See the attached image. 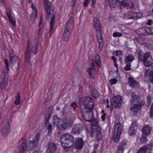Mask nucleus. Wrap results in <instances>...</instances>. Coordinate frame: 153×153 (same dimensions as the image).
Segmentation results:
<instances>
[{"label":"nucleus","mask_w":153,"mask_h":153,"mask_svg":"<svg viewBox=\"0 0 153 153\" xmlns=\"http://www.w3.org/2000/svg\"><path fill=\"white\" fill-rule=\"evenodd\" d=\"M150 116L151 117H153V110H150Z\"/></svg>","instance_id":"nucleus-62"},{"label":"nucleus","mask_w":153,"mask_h":153,"mask_svg":"<svg viewBox=\"0 0 153 153\" xmlns=\"http://www.w3.org/2000/svg\"><path fill=\"white\" fill-rule=\"evenodd\" d=\"M74 15L71 14L69 19L67 21L65 25L62 38L64 41H68L71 36L74 26Z\"/></svg>","instance_id":"nucleus-4"},{"label":"nucleus","mask_w":153,"mask_h":153,"mask_svg":"<svg viewBox=\"0 0 153 153\" xmlns=\"http://www.w3.org/2000/svg\"><path fill=\"white\" fill-rule=\"evenodd\" d=\"M145 76H149V80L152 84H153V71L148 69L145 71Z\"/></svg>","instance_id":"nucleus-27"},{"label":"nucleus","mask_w":153,"mask_h":153,"mask_svg":"<svg viewBox=\"0 0 153 153\" xmlns=\"http://www.w3.org/2000/svg\"><path fill=\"white\" fill-rule=\"evenodd\" d=\"M139 106L141 108L142 106H143L145 104V102L144 100H141L139 102H137Z\"/></svg>","instance_id":"nucleus-46"},{"label":"nucleus","mask_w":153,"mask_h":153,"mask_svg":"<svg viewBox=\"0 0 153 153\" xmlns=\"http://www.w3.org/2000/svg\"><path fill=\"white\" fill-rule=\"evenodd\" d=\"M40 137L39 133L36 134L32 140H30L26 143L25 137H22L19 142V148L20 153H23L26 150L30 151L35 148L38 143Z\"/></svg>","instance_id":"nucleus-2"},{"label":"nucleus","mask_w":153,"mask_h":153,"mask_svg":"<svg viewBox=\"0 0 153 153\" xmlns=\"http://www.w3.org/2000/svg\"><path fill=\"white\" fill-rule=\"evenodd\" d=\"M147 140V137H142L140 139V142L142 143H144Z\"/></svg>","instance_id":"nucleus-52"},{"label":"nucleus","mask_w":153,"mask_h":153,"mask_svg":"<svg viewBox=\"0 0 153 153\" xmlns=\"http://www.w3.org/2000/svg\"><path fill=\"white\" fill-rule=\"evenodd\" d=\"M97 36L98 40V42L99 45V48L100 49L101 48H102V35L101 30L96 31Z\"/></svg>","instance_id":"nucleus-24"},{"label":"nucleus","mask_w":153,"mask_h":153,"mask_svg":"<svg viewBox=\"0 0 153 153\" xmlns=\"http://www.w3.org/2000/svg\"><path fill=\"white\" fill-rule=\"evenodd\" d=\"M53 109L51 107L48 108L46 110V112L45 114H51L52 113Z\"/></svg>","instance_id":"nucleus-45"},{"label":"nucleus","mask_w":153,"mask_h":153,"mask_svg":"<svg viewBox=\"0 0 153 153\" xmlns=\"http://www.w3.org/2000/svg\"><path fill=\"white\" fill-rule=\"evenodd\" d=\"M116 0H108L109 4L111 8H114L117 4Z\"/></svg>","instance_id":"nucleus-37"},{"label":"nucleus","mask_w":153,"mask_h":153,"mask_svg":"<svg viewBox=\"0 0 153 153\" xmlns=\"http://www.w3.org/2000/svg\"><path fill=\"white\" fill-rule=\"evenodd\" d=\"M30 44V42L29 41H28L27 43V48L25 53V61L29 65L31 64L30 61V57L31 55V53L30 52V49L29 46V45Z\"/></svg>","instance_id":"nucleus-17"},{"label":"nucleus","mask_w":153,"mask_h":153,"mask_svg":"<svg viewBox=\"0 0 153 153\" xmlns=\"http://www.w3.org/2000/svg\"><path fill=\"white\" fill-rule=\"evenodd\" d=\"M134 57L132 54H129L126 56L124 59V62L125 63L132 62L134 59Z\"/></svg>","instance_id":"nucleus-31"},{"label":"nucleus","mask_w":153,"mask_h":153,"mask_svg":"<svg viewBox=\"0 0 153 153\" xmlns=\"http://www.w3.org/2000/svg\"><path fill=\"white\" fill-rule=\"evenodd\" d=\"M10 62V66L12 68H13L15 64L17 62V69L19 68L21 62L19 60V58L14 54L12 53V51H10L9 55Z\"/></svg>","instance_id":"nucleus-9"},{"label":"nucleus","mask_w":153,"mask_h":153,"mask_svg":"<svg viewBox=\"0 0 153 153\" xmlns=\"http://www.w3.org/2000/svg\"><path fill=\"white\" fill-rule=\"evenodd\" d=\"M119 7L121 9H123L125 8L131 9L134 7V6L131 2L126 0L122 3L119 4Z\"/></svg>","instance_id":"nucleus-15"},{"label":"nucleus","mask_w":153,"mask_h":153,"mask_svg":"<svg viewBox=\"0 0 153 153\" xmlns=\"http://www.w3.org/2000/svg\"><path fill=\"white\" fill-rule=\"evenodd\" d=\"M28 41L30 42L29 41ZM38 44V40H36V43L33 45L32 46V48H31L30 46V44L29 45V46L30 49V53L31 52H32L34 55H36L38 53L39 48Z\"/></svg>","instance_id":"nucleus-22"},{"label":"nucleus","mask_w":153,"mask_h":153,"mask_svg":"<svg viewBox=\"0 0 153 153\" xmlns=\"http://www.w3.org/2000/svg\"><path fill=\"white\" fill-rule=\"evenodd\" d=\"M79 105L80 108H82L81 113L83 119L86 121H90L93 118V100L91 97H87L84 102H79Z\"/></svg>","instance_id":"nucleus-1"},{"label":"nucleus","mask_w":153,"mask_h":153,"mask_svg":"<svg viewBox=\"0 0 153 153\" xmlns=\"http://www.w3.org/2000/svg\"><path fill=\"white\" fill-rule=\"evenodd\" d=\"M94 65L95 63L94 62L90 64L89 67L87 70V72L90 76V78L92 80L94 79V73L95 70Z\"/></svg>","instance_id":"nucleus-16"},{"label":"nucleus","mask_w":153,"mask_h":153,"mask_svg":"<svg viewBox=\"0 0 153 153\" xmlns=\"http://www.w3.org/2000/svg\"><path fill=\"white\" fill-rule=\"evenodd\" d=\"M147 35H151L153 34V28L151 27H146Z\"/></svg>","instance_id":"nucleus-38"},{"label":"nucleus","mask_w":153,"mask_h":153,"mask_svg":"<svg viewBox=\"0 0 153 153\" xmlns=\"http://www.w3.org/2000/svg\"><path fill=\"white\" fill-rule=\"evenodd\" d=\"M150 146V147H152L153 146V144L150 143L148 146H144L140 147L138 150L137 153H147V151L149 149L151 150V148H149L148 146Z\"/></svg>","instance_id":"nucleus-20"},{"label":"nucleus","mask_w":153,"mask_h":153,"mask_svg":"<svg viewBox=\"0 0 153 153\" xmlns=\"http://www.w3.org/2000/svg\"><path fill=\"white\" fill-rule=\"evenodd\" d=\"M44 6L45 9H47V13L48 15L47 17L49 19H50L51 23L50 26L49 35L51 37L52 34V30L53 28L54 25V21L55 19V17L54 15L51 13V10H52L51 7V3L48 1H43Z\"/></svg>","instance_id":"nucleus-6"},{"label":"nucleus","mask_w":153,"mask_h":153,"mask_svg":"<svg viewBox=\"0 0 153 153\" xmlns=\"http://www.w3.org/2000/svg\"><path fill=\"white\" fill-rule=\"evenodd\" d=\"M42 16L41 15V16L40 17V22L39 23V27L41 25L43 24L42 23Z\"/></svg>","instance_id":"nucleus-58"},{"label":"nucleus","mask_w":153,"mask_h":153,"mask_svg":"<svg viewBox=\"0 0 153 153\" xmlns=\"http://www.w3.org/2000/svg\"><path fill=\"white\" fill-rule=\"evenodd\" d=\"M114 18L112 16H110L108 19V20L110 22H112L114 19Z\"/></svg>","instance_id":"nucleus-61"},{"label":"nucleus","mask_w":153,"mask_h":153,"mask_svg":"<svg viewBox=\"0 0 153 153\" xmlns=\"http://www.w3.org/2000/svg\"><path fill=\"white\" fill-rule=\"evenodd\" d=\"M7 83L6 82H2L1 83L0 85V88H4L6 87L7 85Z\"/></svg>","instance_id":"nucleus-51"},{"label":"nucleus","mask_w":153,"mask_h":153,"mask_svg":"<svg viewBox=\"0 0 153 153\" xmlns=\"http://www.w3.org/2000/svg\"><path fill=\"white\" fill-rule=\"evenodd\" d=\"M71 107H74V106H77L76 105V102H72L71 104Z\"/></svg>","instance_id":"nucleus-64"},{"label":"nucleus","mask_w":153,"mask_h":153,"mask_svg":"<svg viewBox=\"0 0 153 153\" xmlns=\"http://www.w3.org/2000/svg\"><path fill=\"white\" fill-rule=\"evenodd\" d=\"M7 122V123L6 124L5 126L2 128L1 130V133L3 136L5 137L8 135L10 131L9 124L8 121Z\"/></svg>","instance_id":"nucleus-23"},{"label":"nucleus","mask_w":153,"mask_h":153,"mask_svg":"<svg viewBox=\"0 0 153 153\" xmlns=\"http://www.w3.org/2000/svg\"><path fill=\"white\" fill-rule=\"evenodd\" d=\"M122 35V33L118 32L114 33L113 34V36L114 37L121 36Z\"/></svg>","instance_id":"nucleus-42"},{"label":"nucleus","mask_w":153,"mask_h":153,"mask_svg":"<svg viewBox=\"0 0 153 153\" xmlns=\"http://www.w3.org/2000/svg\"><path fill=\"white\" fill-rule=\"evenodd\" d=\"M91 137L95 136L98 140L101 139L102 137L101 129L99 126L97 119H95L92 121L91 127L87 128Z\"/></svg>","instance_id":"nucleus-3"},{"label":"nucleus","mask_w":153,"mask_h":153,"mask_svg":"<svg viewBox=\"0 0 153 153\" xmlns=\"http://www.w3.org/2000/svg\"><path fill=\"white\" fill-rule=\"evenodd\" d=\"M122 129V126L120 123L118 122L115 127L113 140L114 142H117L119 141Z\"/></svg>","instance_id":"nucleus-8"},{"label":"nucleus","mask_w":153,"mask_h":153,"mask_svg":"<svg viewBox=\"0 0 153 153\" xmlns=\"http://www.w3.org/2000/svg\"><path fill=\"white\" fill-rule=\"evenodd\" d=\"M31 6L32 8L34 10V12H37L36 8V7L33 5V3L31 4Z\"/></svg>","instance_id":"nucleus-57"},{"label":"nucleus","mask_w":153,"mask_h":153,"mask_svg":"<svg viewBox=\"0 0 153 153\" xmlns=\"http://www.w3.org/2000/svg\"><path fill=\"white\" fill-rule=\"evenodd\" d=\"M95 62L98 66L100 68L101 66V58L98 53H96L95 55Z\"/></svg>","instance_id":"nucleus-32"},{"label":"nucleus","mask_w":153,"mask_h":153,"mask_svg":"<svg viewBox=\"0 0 153 153\" xmlns=\"http://www.w3.org/2000/svg\"><path fill=\"white\" fill-rule=\"evenodd\" d=\"M131 97L132 100H131L130 102L133 104L134 102H138L140 100V97L139 96L136 95L134 92L131 93Z\"/></svg>","instance_id":"nucleus-28"},{"label":"nucleus","mask_w":153,"mask_h":153,"mask_svg":"<svg viewBox=\"0 0 153 153\" xmlns=\"http://www.w3.org/2000/svg\"><path fill=\"white\" fill-rule=\"evenodd\" d=\"M88 0H85L84 3V7L88 5Z\"/></svg>","instance_id":"nucleus-59"},{"label":"nucleus","mask_w":153,"mask_h":153,"mask_svg":"<svg viewBox=\"0 0 153 153\" xmlns=\"http://www.w3.org/2000/svg\"><path fill=\"white\" fill-rule=\"evenodd\" d=\"M130 14H132V19H137L140 18L142 16V14L140 12H130Z\"/></svg>","instance_id":"nucleus-33"},{"label":"nucleus","mask_w":153,"mask_h":153,"mask_svg":"<svg viewBox=\"0 0 153 153\" xmlns=\"http://www.w3.org/2000/svg\"><path fill=\"white\" fill-rule=\"evenodd\" d=\"M111 59L113 60L114 62L115 63L117 61L116 58L114 56H113L111 57Z\"/></svg>","instance_id":"nucleus-63"},{"label":"nucleus","mask_w":153,"mask_h":153,"mask_svg":"<svg viewBox=\"0 0 153 153\" xmlns=\"http://www.w3.org/2000/svg\"><path fill=\"white\" fill-rule=\"evenodd\" d=\"M106 115V113H104L102 115L101 117L102 118V121H104L105 119V117Z\"/></svg>","instance_id":"nucleus-55"},{"label":"nucleus","mask_w":153,"mask_h":153,"mask_svg":"<svg viewBox=\"0 0 153 153\" xmlns=\"http://www.w3.org/2000/svg\"><path fill=\"white\" fill-rule=\"evenodd\" d=\"M74 143L75 147L77 149H80L82 147L84 142L81 138H77L76 139Z\"/></svg>","instance_id":"nucleus-21"},{"label":"nucleus","mask_w":153,"mask_h":153,"mask_svg":"<svg viewBox=\"0 0 153 153\" xmlns=\"http://www.w3.org/2000/svg\"><path fill=\"white\" fill-rule=\"evenodd\" d=\"M46 148L48 153H55L56 149V145L53 142H48Z\"/></svg>","instance_id":"nucleus-14"},{"label":"nucleus","mask_w":153,"mask_h":153,"mask_svg":"<svg viewBox=\"0 0 153 153\" xmlns=\"http://www.w3.org/2000/svg\"><path fill=\"white\" fill-rule=\"evenodd\" d=\"M140 44H142L143 45H144V46H145L146 47L148 48L150 47L151 46V45L149 44V43H146V42H143V43H142V42H139Z\"/></svg>","instance_id":"nucleus-54"},{"label":"nucleus","mask_w":153,"mask_h":153,"mask_svg":"<svg viewBox=\"0 0 153 153\" xmlns=\"http://www.w3.org/2000/svg\"><path fill=\"white\" fill-rule=\"evenodd\" d=\"M117 80L116 78H112L110 80V82L111 85H112L116 84L117 82Z\"/></svg>","instance_id":"nucleus-41"},{"label":"nucleus","mask_w":153,"mask_h":153,"mask_svg":"<svg viewBox=\"0 0 153 153\" xmlns=\"http://www.w3.org/2000/svg\"><path fill=\"white\" fill-rule=\"evenodd\" d=\"M60 140L62 147L66 152L69 151V148L74 144V137L69 133L62 135Z\"/></svg>","instance_id":"nucleus-5"},{"label":"nucleus","mask_w":153,"mask_h":153,"mask_svg":"<svg viewBox=\"0 0 153 153\" xmlns=\"http://www.w3.org/2000/svg\"><path fill=\"white\" fill-rule=\"evenodd\" d=\"M138 59L140 61L142 62L144 65L146 67L151 66L153 64V59L151 54L148 52L144 53L139 51L138 53Z\"/></svg>","instance_id":"nucleus-7"},{"label":"nucleus","mask_w":153,"mask_h":153,"mask_svg":"<svg viewBox=\"0 0 153 153\" xmlns=\"http://www.w3.org/2000/svg\"><path fill=\"white\" fill-rule=\"evenodd\" d=\"M126 64V65L124 67V69L125 70L127 71L131 70V69L130 68L131 66V63L129 62H128V63Z\"/></svg>","instance_id":"nucleus-39"},{"label":"nucleus","mask_w":153,"mask_h":153,"mask_svg":"<svg viewBox=\"0 0 153 153\" xmlns=\"http://www.w3.org/2000/svg\"><path fill=\"white\" fill-rule=\"evenodd\" d=\"M93 24L96 31L101 30V24L100 20L97 17H95L93 20Z\"/></svg>","instance_id":"nucleus-19"},{"label":"nucleus","mask_w":153,"mask_h":153,"mask_svg":"<svg viewBox=\"0 0 153 153\" xmlns=\"http://www.w3.org/2000/svg\"><path fill=\"white\" fill-rule=\"evenodd\" d=\"M42 33L41 32V28H39V30L38 31V36H40L41 35Z\"/></svg>","instance_id":"nucleus-60"},{"label":"nucleus","mask_w":153,"mask_h":153,"mask_svg":"<svg viewBox=\"0 0 153 153\" xmlns=\"http://www.w3.org/2000/svg\"><path fill=\"white\" fill-rule=\"evenodd\" d=\"M83 126L80 123L74 124L72 129V132L75 134L78 135L83 130Z\"/></svg>","instance_id":"nucleus-11"},{"label":"nucleus","mask_w":153,"mask_h":153,"mask_svg":"<svg viewBox=\"0 0 153 153\" xmlns=\"http://www.w3.org/2000/svg\"><path fill=\"white\" fill-rule=\"evenodd\" d=\"M130 12H129L126 13L125 18L127 19H132V16H131L132 14L131 15L130 14Z\"/></svg>","instance_id":"nucleus-43"},{"label":"nucleus","mask_w":153,"mask_h":153,"mask_svg":"<svg viewBox=\"0 0 153 153\" xmlns=\"http://www.w3.org/2000/svg\"><path fill=\"white\" fill-rule=\"evenodd\" d=\"M146 30V27H143L138 29L136 32L139 35H147Z\"/></svg>","instance_id":"nucleus-29"},{"label":"nucleus","mask_w":153,"mask_h":153,"mask_svg":"<svg viewBox=\"0 0 153 153\" xmlns=\"http://www.w3.org/2000/svg\"><path fill=\"white\" fill-rule=\"evenodd\" d=\"M76 4V0H72L71 2V5L72 7H74L75 6Z\"/></svg>","instance_id":"nucleus-56"},{"label":"nucleus","mask_w":153,"mask_h":153,"mask_svg":"<svg viewBox=\"0 0 153 153\" xmlns=\"http://www.w3.org/2000/svg\"><path fill=\"white\" fill-rule=\"evenodd\" d=\"M51 117V115L47 114H45V118L46 119V123H48L49 120L50 119Z\"/></svg>","instance_id":"nucleus-48"},{"label":"nucleus","mask_w":153,"mask_h":153,"mask_svg":"<svg viewBox=\"0 0 153 153\" xmlns=\"http://www.w3.org/2000/svg\"><path fill=\"white\" fill-rule=\"evenodd\" d=\"M6 14L8 18L11 17V14L10 10L9 9H7L6 10Z\"/></svg>","instance_id":"nucleus-50"},{"label":"nucleus","mask_w":153,"mask_h":153,"mask_svg":"<svg viewBox=\"0 0 153 153\" xmlns=\"http://www.w3.org/2000/svg\"><path fill=\"white\" fill-rule=\"evenodd\" d=\"M114 54L115 55H123V53L122 51H118L116 52H114Z\"/></svg>","instance_id":"nucleus-49"},{"label":"nucleus","mask_w":153,"mask_h":153,"mask_svg":"<svg viewBox=\"0 0 153 153\" xmlns=\"http://www.w3.org/2000/svg\"><path fill=\"white\" fill-rule=\"evenodd\" d=\"M128 83L131 87L137 89L140 88L139 83L134 79L133 77H130L128 78Z\"/></svg>","instance_id":"nucleus-12"},{"label":"nucleus","mask_w":153,"mask_h":153,"mask_svg":"<svg viewBox=\"0 0 153 153\" xmlns=\"http://www.w3.org/2000/svg\"><path fill=\"white\" fill-rule=\"evenodd\" d=\"M4 61L5 64L6 65V67L7 68V71H9V67L8 63V62L6 58H5L4 59Z\"/></svg>","instance_id":"nucleus-53"},{"label":"nucleus","mask_w":153,"mask_h":153,"mask_svg":"<svg viewBox=\"0 0 153 153\" xmlns=\"http://www.w3.org/2000/svg\"><path fill=\"white\" fill-rule=\"evenodd\" d=\"M152 130V128L149 125L145 126L142 129V134L144 135H148L151 133Z\"/></svg>","instance_id":"nucleus-26"},{"label":"nucleus","mask_w":153,"mask_h":153,"mask_svg":"<svg viewBox=\"0 0 153 153\" xmlns=\"http://www.w3.org/2000/svg\"><path fill=\"white\" fill-rule=\"evenodd\" d=\"M16 100L15 101L14 103L16 105H18L20 103V97L19 95V93L18 92L15 96Z\"/></svg>","instance_id":"nucleus-36"},{"label":"nucleus","mask_w":153,"mask_h":153,"mask_svg":"<svg viewBox=\"0 0 153 153\" xmlns=\"http://www.w3.org/2000/svg\"><path fill=\"white\" fill-rule=\"evenodd\" d=\"M112 99L114 104L115 108H119L121 106L122 103L121 97L117 95L114 97Z\"/></svg>","instance_id":"nucleus-13"},{"label":"nucleus","mask_w":153,"mask_h":153,"mask_svg":"<svg viewBox=\"0 0 153 153\" xmlns=\"http://www.w3.org/2000/svg\"><path fill=\"white\" fill-rule=\"evenodd\" d=\"M141 108L137 103L134 104L132 107L130 108V110L131 111L134 113V114L137 113L141 110Z\"/></svg>","instance_id":"nucleus-30"},{"label":"nucleus","mask_w":153,"mask_h":153,"mask_svg":"<svg viewBox=\"0 0 153 153\" xmlns=\"http://www.w3.org/2000/svg\"><path fill=\"white\" fill-rule=\"evenodd\" d=\"M62 122L61 129H65L68 127H71L72 124L71 119L70 118H65L62 120Z\"/></svg>","instance_id":"nucleus-10"},{"label":"nucleus","mask_w":153,"mask_h":153,"mask_svg":"<svg viewBox=\"0 0 153 153\" xmlns=\"http://www.w3.org/2000/svg\"><path fill=\"white\" fill-rule=\"evenodd\" d=\"M9 21L10 22L12 25L13 26H15L16 21L13 18L11 17L8 18Z\"/></svg>","instance_id":"nucleus-40"},{"label":"nucleus","mask_w":153,"mask_h":153,"mask_svg":"<svg viewBox=\"0 0 153 153\" xmlns=\"http://www.w3.org/2000/svg\"><path fill=\"white\" fill-rule=\"evenodd\" d=\"M126 142V140H124L119 143L118 146V150H117L119 153H123L125 149L127 147Z\"/></svg>","instance_id":"nucleus-18"},{"label":"nucleus","mask_w":153,"mask_h":153,"mask_svg":"<svg viewBox=\"0 0 153 153\" xmlns=\"http://www.w3.org/2000/svg\"><path fill=\"white\" fill-rule=\"evenodd\" d=\"M137 126L138 124L136 122L134 121L132 122L131 127L128 131V133L130 136H132L135 134V127H137Z\"/></svg>","instance_id":"nucleus-25"},{"label":"nucleus","mask_w":153,"mask_h":153,"mask_svg":"<svg viewBox=\"0 0 153 153\" xmlns=\"http://www.w3.org/2000/svg\"><path fill=\"white\" fill-rule=\"evenodd\" d=\"M53 124L55 126H58L60 122V119L56 115L54 116L53 117Z\"/></svg>","instance_id":"nucleus-34"},{"label":"nucleus","mask_w":153,"mask_h":153,"mask_svg":"<svg viewBox=\"0 0 153 153\" xmlns=\"http://www.w3.org/2000/svg\"><path fill=\"white\" fill-rule=\"evenodd\" d=\"M52 127V126L51 124H49L48 125V126L47 127V128L48 130V134H50L51 133Z\"/></svg>","instance_id":"nucleus-44"},{"label":"nucleus","mask_w":153,"mask_h":153,"mask_svg":"<svg viewBox=\"0 0 153 153\" xmlns=\"http://www.w3.org/2000/svg\"><path fill=\"white\" fill-rule=\"evenodd\" d=\"M151 102V97L150 96L147 97V104L148 106H149Z\"/></svg>","instance_id":"nucleus-47"},{"label":"nucleus","mask_w":153,"mask_h":153,"mask_svg":"<svg viewBox=\"0 0 153 153\" xmlns=\"http://www.w3.org/2000/svg\"><path fill=\"white\" fill-rule=\"evenodd\" d=\"M38 13L37 12H34V13H32L30 15V18L33 24L34 22L35 21L36 19Z\"/></svg>","instance_id":"nucleus-35"}]
</instances>
